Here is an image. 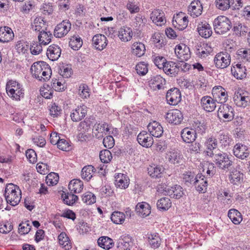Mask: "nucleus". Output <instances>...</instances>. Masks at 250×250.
Returning <instances> with one entry per match:
<instances>
[{"label":"nucleus","instance_id":"22","mask_svg":"<svg viewBox=\"0 0 250 250\" xmlns=\"http://www.w3.org/2000/svg\"><path fill=\"white\" fill-rule=\"evenodd\" d=\"M150 19L157 25L161 26L166 21L164 12L160 9H155L150 14Z\"/></svg>","mask_w":250,"mask_h":250},{"label":"nucleus","instance_id":"40","mask_svg":"<svg viewBox=\"0 0 250 250\" xmlns=\"http://www.w3.org/2000/svg\"><path fill=\"white\" fill-rule=\"evenodd\" d=\"M58 240L59 244L66 250H68L71 248L69 239L65 233L62 232L58 236Z\"/></svg>","mask_w":250,"mask_h":250},{"label":"nucleus","instance_id":"4","mask_svg":"<svg viewBox=\"0 0 250 250\" xmlns=\"http://www.w3.org/2000/svg\"><path fill=\"white\" fill-rule=\"evenodd\" d=\"M233 101L237 106L245 107L250 102V96L248 92L240 89L235 92Z\"/></svg>","mask_w":250,"mask_h":250},{"label":"nucleus","instance_id":"59","mask_svg":"<svg viewBox=\"0 0 250 250\" xmlns=\"http://www.w3.org/2000/svg\"><path fill=\"white\" fill-rule=\"evenodd\" d=\"M58 147L63 151H69L71 149L69 142L64 139H60L57 144Z\"/></svg>","mask_w":250,"mask_h":250},{"label":"nucleus","instance_id":"14","mask_svg":"<svg viewBox=\"0 0 250 250\" xmlns=\"http://www.w3.org/2000/svg\"><path fill=\"white\" fill-rule=\"evenodd\" d=\"M92 43L96 49L101 51L106 46L107 40L104 35L97 34L92 38Z\"/></svg>","mask_w":250,"mask_h":250},{"label":"nucleus","instance_id":"19","mask_svg":"<svg viewBox=\"0 0 250 250\" xmlns=\"http://www.w3.org/2000/svg\"><path fill=\"white\" fill-rule=\"evenodd\" d=\"M44 64H47L46 62L41 61L34 62L31 67V73L36 78L40 81H42V77L41 75L42 73L43 68H45Z\"/></svg>","mask_w":250,"mask_h":250},{"label":"nucleus","instance_id":"3","mask_svg":"<svg viewBox=\"0 0 250 250\" xmlns=\"http://www.w3.org/2000/svg\"><path fill=\"white\" fill-rule=\"evenodd\" d=\"M214 29L218 34L222 35L228 32L232 27L229 19L225 16H218L213 21Z\"/></svg>","mask_w":250,"mask_h":250},{"label":"nucleus","instance_id":"50","mask_svg":"<svg viewBox=\"0 0 250 250\" xmlns=\"http://www.w3.org/2000/svg\"><path fill=\"white\" fill-rule=\"evenodd\" d=\"M233 30L235 34L237 35L239 34L240 35H244L249 31V29L246 26L243 25L242 23L239 22L234 24Z\"/></svg>","mask_w":250,"mask_h":250},{"label":"nucleus","instance_id":"32","mask_svg":"<svg viewBox=\"0 0 250 250\" xmlns=\"http://www.w3.org/2000/svg\"><path fill=\"white\" fill-rule=\"evenodd\" d=\"M83 186L82 181L78 179H73L70 182L68 188L71 192L78 193L82 191Z\"/></svg>","mask_w":250,"mask_h":250},{"label":"nucleus","instance_id":"42","mask_svg":"<svg viewBox=\"0 0 250 250\" xmlns=\"http://www.w3.org/2000/svg\"><path fill=\"white\" fill-rule=\"evenodd\" d=\"M83 45V41L79 36H73L69 41V45L74 50H78Z\"/></svg>","mask_w":250,"mask_h":250},{"label":"nucleus","instance_id":"51","mask_svg":"<svg viewBox=\"0 0 250 250\" xmlns=\"http://www.w3.org/2000/svg\"><path fill=\"white\" fill-rule=\"evenodd\" d=\"M59 177L57 173L52 172L49 173L46 177V182L49 186L56 185L59 181Z\"/></svg>","mask_w":250,"mask_h":250},{"label":"nucleus","instance_id":"23","mask_svg":"<svg viewBox=\"0 0 250 250\" xmlns=\"http://www.w3.org/2000/svg\"><path fill=\"white\" fill-rule=\"evenodd\" d=\"M147 128L151 135L155 137H160L163 133V127L156 121L150 123L147 125Z\"/></svg>","mask_w":250,"mask_h":250},{"label":"nucleus","instance_id":"34","mask_svg":"<svg viewBox=\"0 0 250 250\" xmlns=\"http://www.w3.org/2000/svg\"><path fill=\"white\" fill-rule=\"evenodd\" d=\"M97 243L100 247L106 250L110 249L114 245L113 240L107 236L100 237L98 239Z\"/></svg>","mask_w":250,"mask_h":250},{"label":"nucleus","instance_id":"39","mask_svg":"<svg viewBox=\"0 0 250 250\" xmlns=\"http://www.w3.org/2000/svg\"><path fill=\"white\" fill-rule=\"evenodd\" d=\"M171 206L170 200L167 197H163L158 200L157 202V207L160 210L166 211Z\"/></svg>","mask_w":250,"mask_h":250},{"label":"nucleus","instance_id":"47","mask_svg":"<svg viewBox=\"0 0 250 250\" xmlns=\"http://www.w3.org/2000/svg\"><path fill=\"white\" fill-rule=\"evenodd\" d=\"M205 145L207 149L206 152L208 155V152H213L212 150L217 148V141L215 138L210 137L207 139Z\"/></svg>","mask_w":250,"mask_h":250},{"label":"nucleus","instance_id":"8","mask_svg":"<svg viewBox=\"0 0 250 250\" xmlns=\"http://www.w3.org/2000/svg\"><path fill=\"white\" fill-rule=\"evenodd\" d=\"M166 99L170 105H176L181 101V92L177 88L169 89L167 93Z\"/></svg>","mask_w":250,"mask_h":250},{"label":"nucleus","instance_id":"7","mask_svg":"<svg viewBox=\"0 0 250 250\" xmlns=\"http://www.w3.org/2000/svg\"><path fill=\"white\" fill-rule=\"evenodd\" d=\"M166 118L170 124L179 125L183 121V115L180 110L175 109L169 111L167 114Z\"/></svg>","mask_w":250,"mask_h":250},{"label":"nucleus","instance_id":"44","mask_svg":"<svg viewBox=\"0 0 250 250\" xmlns=\"http://www.w3.org/2000/svg\"><path fill=\"white\" fill-rule=\"evenodd\" d=\"M106 125H107L106 124L95 125L93 132L96 138L100 139L103 137L104 133H105V126Z\"/></svg>","mask_w":250,"mask_h":250},{"label":"nucleus","instance_id":"17","mask_svg":"<svg viewBox=\"0 0 250 250\" xmlns=\"http://www.w3.org/2000/svg\"><path fill=\"white\" fill-rule=\"evenodd\" d=\"M165 84V79L160 75H156L152 77L149 81V85L153 90L163 89Z\"/></svg>","mask_w":250,"mask_h":250},{"label":"nucleus","instance_id":"57","mask_svg":"<svg viewBox=\"0 0 250 250\" xmlns=\"http://www.w3.org/2000/svg\"><path fill=\"white\" fill-rule=\"evenodd\" d=\"M79 94L82 98H86L90 96L89 89L88 86L85 84H81L79 86Z\"/></svg>","mask_w":250,"mask_h":250},{"label":"nucleus","instance_id":"62","mask_svg":"<svg viewBox=\"0 0 250 250\" xmlns=\"http://www.w3.org/2000/svg\"><path fill=\"white\" fill-rule=\"evenodd\" d=\"M90 125L89 120H84L79 124L78 129L79 131L87 132L90 128Z\"/></svg>","mask_w":250,"mask_h":250},{"label":"nucleus","instance_id":"54","mask_svg":"<svg viewBox=\"0 0 250 250\" xmlns=\"http://www.w3.org/2000/svg\"><path fill=\"white\" fill-rule=\"evenodd\" d=\"M216 6L220 10L224 11L230 7L229 0H216Z\"/></svg>","mask_w":250,"mask_h":250},{"label":"nucleus","instance_id":"60","mask_svg":"<svg viewBox=\"0 0 250 250\" xmlns=\"http://www.w3.org/2000/svg\"><path fill=\"white\" fill-rule=\"evenodd\" d=\"M42 43H41L40 42L39 44H38L37 42H33L30 48L31 53L33 55H38L42 51Z\"/></svg>","mask_w":250,"mask_h":250},{"label":"nucleus","instance_id":"30","mask_svg":"<svg viewBox=\"0 0 250 250\" xmlns=\"http://www.w3.org/2000/svg\"><path fill=\"white\" fill-rule=\"evenodd\" d=\"M132 34V30L127 27L121 28L118 32V37L122 42H124L130 41Z\"/></svg>","mask_w":250,"mask_h":250},{"label":"nucleus","instance_id":"45","mask_svg":"<svg viewBox=\"0 0 250 250\" xmlns=\"http://www.w3.org/2000/svg\"><path fill=\"white\" fill-rule=\"evenodd\" d=\"M52 37V34L50 32H47L46 30L40 33L38 36L39 41L42 44L46 45L49 43Z\"/></svg>","mask_w":250,"mask_h":250},{"label":"nucleus","instance_id":"13","mask_svg":"<svg viewBox=\"0 0 250 250\" xmlns=\"http://www.w3.org/2000/svg\"><path fill=\"white\" fill-rule=\"evenodd\" d=\"M249 147L242 144H237L234 147V155L241 159H244L248 157L250 154Z\"/></svg>","mask_w":250,"mask_h":250},{"label":"nucleus","instance_id":"11","mask_svg":"<svg viewBox=\"0 0 250 250\" xmlns=\"http://www.w3.org/2000/svg\"><path fill=\"white\" fill-rule=\"evenodd\" d=\"M138 143L142 146L146 147H150L153 143L152 135L145 131L141 132L137 136Z\"/></svg>","mask_w":250,"mask_h":250},{"label":"nucleus","instance_id":"49","mask_svg":"<svg viewBox=\"0 0 250 250\" xmlns=\"http://www.w3.org/2000/svg\"><path fill=\"white\" fill-rule=\"evenodd\" d=\"M100 158L102 162L108 163L112 159V155L111 152L108 149H104L101 151L100 153Z\"/></svg>","mask_w":250,"mask_h":250},{"label":"nucleus","instance_id":"37","mask_svg":"<svg viewBox=\"0 0 250 250\" xmlns=\"http://www.w3.org/2000/svg\"><path fill=\"white\" fill-rule=\"evenodd\" d=\"M116 185L117 187L121 188H127L129 185V179L124 174H119L115 177Z\"/></svg>","mask_w":250,"mask_h":250},{"label":"nucleus","instance_id":"5","mask_svg":"<svg viewBox=\"0 0 250 250\" xmlns=\"http://www.w3.org/2000/svg\"><path fill=\"white\" fill-rule=\"evenodd\" d=\"M214 62L218 68H226L230 63V55L227 52L218 53L214 57Z\"/></svg>","mask_w":250,"mask_h":250},{"label":"nucleus","instance_id":"16","mask_svg":"<svg viewBox=\"0 0 250 250\" xmlns=\"http://www.w3.org/2000/svg\"><path fill=\"white\" fill-rule=\"evenodd\" d=\"M87 108L86 106H78L71 113L70 117L73 122H78L83 118L87 114Z\"/></svg>","mask_w":250,"mask_h":250},{"label":"nucleus","instance_id":"31","mask_svg":"<svg viewBox=\"0 0 250 250\" xmlns=\"http://www.w3.org/2000/svg\"><path fill=\"white\" fill-rule=\"evenodd\" d=\"M32 29L40 33L47 30V24L42 17L36 18L32 24Z\"/></svg>","mask_w":250,"mask_h":250},{"label":"nucleus","instance_id":"1","mask_svg":"<svg viewBox=\"0 0 250 250\" xmlns=\"http://www.w3.org/2000/svg\"><path fill=\"white\" fill-rule=\"evenodd\" d=\"M4 196L8 204L15 206L19 204L21 198V189L16 185L9 184L5 188Z\"/></svg>","mask_w":250,"mask_h":250},{"label":"nucleus","instance_id":"36","mask_svg":"<svg viewBox=\"0 0 250 250\" xmlns=\"http://www.w3.org/2000/svg\"><path fill=\"white\" fill-rule=\"evenodd\" d=\"M228 215L234 224H239L242 220L241 214L236 209L232 208L229 210Z\"/></svg>","mask_w":250,"mask_h":250},{"label":"nucleus","instance_id":"18","mask_svg":"<svg viewBox=\"0 0 250 250\" xmlns=\"http://www.w3.org/2000/svg\"><path fill=\"white\" fill-rule=\"evenodd\" d=\"M199 34L202 37L208 38L212 34L211 26L207 22L204 21L199 23L197 27Z\"/></svg>","mask_w":250,"mask_h":250},{"label":"nucleus","instance_id":"61","mask_svg":"<svg viewBox=\"0 0 250 250\" xmlns=\"http://www.w3.org/2000/svg\"><path fill=\"white\" fill-rule=\"evenodd\" d=\"M212 52V49L207 44L206 47H202L201 49H198V54L201 58H205L209 55Z\"/></svg>","mask_w":250,"mask_h":250},{"label":"nucleus","instance_id":"25","mask_svg":"<svg viewBox=\"0 0 250 250\" xmlns=\"http://www.w3.org/2000/svg\"><path fill=\"white\" fill-rule=\"evenodd\" d=\"M12 30L8 26L0 27V42H8L14 37Z\"/></svg>","mask_w":250,"mask_h":250},{"label":"nucleus","instance_id":"20","mask_svg":"<svg viewBox=\"0 0 250 250\" xmlns=\"http://www.w3.org/2000/svg\"><path fill=\"white\" fill-rule=\"evenodd\" d=\"M229 179L231 184L238 185L243 182L244 174L240 171L234 168L230 171Z\"/></svg>","mask_w":250,"mask_h":250},{"label":"nucleus","instance_id":"24","mask_svg":"<svg viewBox=\"0 0 250 250\" xmlns=\"http://www.w3.org/2000/svg\"><path fill=\"white\" fill-rule=\"evenodd\" d=\"M215 99H213L209 96H204L201 100V103L203 108L208 112L213 111L216 105Z\"/></svg>","mask_w":250,"mask_h":250},{"label":"nucleus","instance_id":"55","mask_svg":"<svg viewBox=\"0 0 250 250\" xmlns=\"http://www.w3.org/2000/svg\"><path fill=\"white\" fill-rule=\"evenodd\" d=\"M16 48L19 53L24 54L27 51L29 45L27 42L20 41L17 42Z\"/></svg>","mask_w":250,"mask_h":250},{"label":"nucleus","instance_id":"29","mask_svg":"<svg viewBox=\"0 0 250 250\" xmlns=\"http://www.w3.org/2000/svg\"><path fill=\"white\" fill-rule=\"evenodd\" d=\"M147 238L148 244L151 248L156 249L160 246L162 241L158 233L148 234Z\"/></svg>","mask_w":250,"mask_h":250},{"label":"nucleus","instance_id":"35","mask_svg":"<svg viewBox=\"0 0 250 250\" xmlns=\"http://www.w3.org/2000/svg\"><path fill=\"white\" fill-rule=\"evenodd\" d=\"M132 54L138 57L142 56L145 52L146 47L145 45L140 42H135L132 46Z\"/></svg>","mask_w":250,"mask_h":250},{"label":"nucleus","instance_id":"33","mask_svg":"<svg viewBox=\"0 0 250 250\" xmlns=\"http://www.w3.org/2000/svg\"><path fill=\"white\" fill-rule=\"evenodd\" d=\"M147 170L148 173L151 177L158 178L161 177L164 168L162 166L153 165L148 167Z\"/></svg>","mask_w":250,"mask_h":250},{"label":"nucleus","instance_id":"43","mask_svg":"<svg viewBox=\"0 0 250 250\" xmlns=\"http://www.w3.org/2000/svg\"><path fill=\"white\" fill-rule=\"evenodd\" d=\"M20 84L17 82L12 80L7 82L6 90L8 95H13L17 91V89H20Z\"/></svg>","mask_w":250,"mask_h":250},{"label":"nucleus","instance_id":"27","mask_svg":"<svg viewBox=\"0 0 250 250\" xmlns=\"http://www.w3.org/2000/svg\"><path fill=\"white\" fill-rule=\"evenodd\" d=\"M167 155L169 162L172 164L178 166L183 162L182 155L178 150H172Z\"/></svg>","mask_w":250,"mask_h":250},{"label":"nucleus","instance_id":"63","mask_svg":"<svg viewBox=\"0 0 250 250\" xmlns=\"http://www.w3.org/2000/svg\"><path fill=\"white\" fill-rule=\"evenodd\" d=\"M59 74L64 78H69L72 74V69L68 66H62L59 71Z\"/></svg>","mask_w":250,"mask_h":250},{"label":"nucleus","instance_id":"56","mask_svg":"<svg viewBox=\"0 0 250 250\" xmlns=\"http://www.w3.org/2000/svg\"><path fill=\"white\" fill-rule=\"evenodd\" d=\"M126 7L131 14L137 13L140 10L138 4L135 0H128Z\"/></svg>","mask_w":250,"mask_h":250},{"label":"nucleus","instance_id":"10","mask_svg":"<svg viewBox=\"0 0 250 250\" xmlns=\"http://www.w3.org/2000/svg\"><path fill=\"white\" fill-rule=\"evenodd\" d=\"M164 190L166 195L175 199H180L184 194L183 188L179 185H175L171 187L167 186Z\"/></svg>","mask_w":250,"mask_h":250},{"label":"nucleus","instance_id":"58","mask_svg":"<svg viewBox=\"0 0 250 250\" xmlns=\"http://www.w3.org/2000/svg\"><path fill=\"white\" fill-rule=\"evenodd\" d=\"M136 70L139 75H145L148 71L147 65L144 62H140L136 65Z\"/></svg>","mask_w":250,"mask_h":250},{"label":"nucleus","instance_id":"64","mask_svg":"<svg viewBox=\"0 0 250 250\" xmlns=\"http://www.w3.org/2000/svg\"><path fill=\"white\" fill-rule=\"evenodd\" d=\"M103 143L105 147L109 149L114 146L115 141L112 136H107L104 138Z\"/></svg>","mask_w":250,"mask_h":250},{"label":"nucleus","instance_id":"48","mask_svg":"<svg viewBox=\"0 0 250 250\" xmlns=\"http://www.w3.org/2000/svg\"><path fill=\"white\" fill-rule=\"evenodd\" d=\"M74 193L71 192L67 193H62V197L65 204L68 205H73L78 199V196L74 194Z\"/></svg>","mask_w":250,"mask_h":250},{"label":"nucleus","instance_id":"15","mask_svg":"<svg viewBox=\"0 0 250 250\" xmlns=\"http://www.w3.org/2000/svg\"><path fill=\"white\" fill-rule=\"evenodd\" d=\"M179 63L176 64L173 62H167L166 61L163 69L167 75L171 77H175L179 72Z\"/></svg>","mask_w":250,"mask_h":250},{"label":"nucleus","instance_id":"6","mask_svg":"<svg viewBox=\"0 0 250 250\" xmlns=\"http://www.w3.org/2000/svg\"><path fill=\"white\" fill-rule=\"evenodd\" d=\"M71 28V23L69 20H63L56 26L54 35L56 38H62L66 35Z\"/></svg>","mask_w":250,"mask_h":250},{"label":"nucleus","instance_id":"2","mask_svg":"<svg viewBox=\"0 0 250 250\" xmlns=\"http://www.w3.org/2000/svg\"><path fill=\"white\" fill-rule=\"evenodd\" d=\"M208 155L213 157L215 165L221 170H229L232 165L233 162L230 160L229 155L226 153L220 151L218 153L208 152Z\"/></svg>","mask_w":250,"mask_h":250},{"label":"nucleus","instance_id":"52","mask_svg":"<svg viewBox=\"0 0 250 250\" xmlns=\"http://www.w3.org/2000/svg\"><path fill=\"white\" fill-rule=\"evenodd\" d=\"M83 201L87 205H91L96 202V196L90 192H87L82 196Z\"/></svg>","mask_w":250,"mask_h":250},{"label":"nucleus","instance_id":"46","mask_svg":"<svg viewBox=\"0 0 250 250\" xmlns=\"http://www.w3.org/2000/svg\"><path fill=\"white\" fill-rule=\"evenodd\" d=\"M111 220L115 224H122L125 221V215L120 211H114L111 215Z\"/></svg>","mask_w":250,"mask_h":250},{"label":"nucleus","instance_id":"12","mask_svg":"<svg viewBox=\"0 0 250 250\" xmlns=\"http://www.w3.org/2000/svg\"><path fill=\"white\" fill-rule=\"evenodd\" d=\"M194 185L197 190L201 192L204 193L207 188L208 181L207 178L202 174H198L195 177Z\"/></svg>","mask_w":250,"mask_h":250},{"label":"nucleus","instance_id":"9","mask_svg":"<svg viewBox=\"0 0 250 250\" xmlns=\"http://www.w3.org/2000/svg\"><path fill=\"white\" fill-rule=\"evenodd\" d=\"M218 115L223 117L226 121H230L234 118L233 109L228 104L221 105L218 111Z\"/></svg>","mask_w":250,"mask_h":250},{"label":"nucleus","instance_id":"28","mask_svg":"<svg viewBox=\"0 0 250 250\" xmlns=\"http://www.w3.org/2000/svg\"><path fill=\"white\" fill-rule=\"evenodd\" d=\"M181 137L183 141L187 143L193 142L196 138V132L192 129H189L188 128L183 129L181 133Z\"/></svg>","mask_w":250,"mask_h":250},{"label":"nucleus","instance_id":"21","mask_svg":"<svg viewBox=\"0 0 250 250\" xmlns=\"http://www.w3.org/2000/svg\"><path fill=\"white\" fill-rule=\"evenodd\" d=\"M203 11V6L199 0H194L191 2L188 8V13L193 17L200 16Z\"/></svg>","mask_w":250,"mask_h":250},{"label":"nucleus","instance_id":"41","mask_svg":"<svg viewBox=\"0 0 250 250\" xmlns=\"http://www.w3.org/2000/svg\"><path fill=\"white\" fill-rule=\"evenodd\" d=\"M95 170V168L91 165L85 166L82 170V177L87 181L89 180L92 177V173Z\"/></svg>","mask_w":250,"mask_h":250},{"label":"nucleus","instance_id":"26","mask_svg":"<svg viewBox=\"0 0 250 250\" xmlns=\"http://www.w3.org/2000/svg\"><path fill=\"white\" fill-rule=\"evenodd\" d=\"M61 54V49L58 45L56 44L50 45L46 52L48 58L52 61L57 60Z\"/></svg>","mask_w":250,"mask_h":250},{"label":"nucleus","instance_id":"53","mask_svg":"<svg viewBox=\"0 0 250 250\" xmlns=\"http://www.w3.org/2000/svg\"><path fill=\"white\" fill-rule=\"evenodd\" d=\"M188 18L180 21H172V24L174 27L179 30L185 29L188 26Z\"/></svg>","mask_w":250,"mask_h":250},{"label":"nucleus","instance_id":"38","mask_svg":"<svg viewBox=\"0 0 250 250\" xmlns=\"http://www.w3.org/2000/svg\"><path fill=\"white\" fill-rule=\"evenodd\" d=\"M136 210L143 217L148 216L151 212L150 207L146 203L137 204L136 207Z\"/></svg>","mask_w":250,"mask_h":250}]
</instances>
